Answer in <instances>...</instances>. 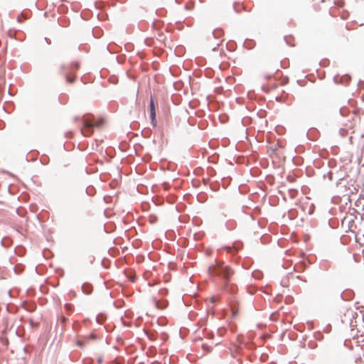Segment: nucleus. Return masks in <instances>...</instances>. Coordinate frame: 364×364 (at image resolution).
I'll list each match as a JSON object with an SVG mask.
<instances>
[{
    "label": "nucleus",
    "instance_id": "1",
    "mask_svg": "<svg viewBox=\"0 0 364 364\" xmlns=\"http://www.w3.org/2000/svg\"><path fill=\"white\" fill-rule=\"evenodd\" d=\"M82 126L80 127V132L85 136H90L94 132V128H100L104 124V119L102 118L95 119L90 114L84 115L82 119Z\"/></svg>",
    "mask_w": 364,
    "mask_h": 364
},
{
    "label": "nucleus",
    "instance_id": "2",
    "mask_svg": "<svg viewBox=\"0 0 364 364\" xmlns=\"http://www.w3.org/2000/svg\"><path fill=\"white\" fill-rule=\"evenodd\" d=\"M209 273L213 276H218L228 279L233 274V271L223 263H216L209 267Z\"/></svg>",
    "mask_w": 364,
    "mask_h": 364
},
{
    "label": "nucleus",
    "instance_id": "3",
    "mask_svg": "<svg viewBox=\"0 0 364 364\" xmlns=\"http://www.w3.org/2000/svg\"><path fill=\"white\" fill-rule=\"evenodd\" d=\"M79 68V65L75 63L68 66H61L60 72L65 77L66 81L68 83H74L76 80V71Z\"/></svg>",
    "mask_w": 364,
    "mask_h": 364
},
{
    "label": "nucleus",
    "instance_id": "4",
    "mask_svg": "<svg viewBox=\"0 0 364 364\" xmlns=\"http://www.w3.org/2000/svg\"><path fill=\"white\" fill-rule=\"evenodd\" d=\"M90 339L96 340L97 339L96 335L95 333H92L88 336H85L82 340L77 341V346L82 347L89 343Z\"/></svg>",
    "mask_w": 364,
    "mask_h": 364
},
{
    "label": "nucleus",
    "instance_id": "5",
    "mask_svg": "<svg viewBox=\"0 0 364 364\" xmlns=\"http://www.w3.org/2000/svg\"><path fill=\"white\" fill-rule=\"evenodd\" d=\"M150 115H151V122L154 125H155L156 108H155V104H154L153 97H151V100H150Z\"/></svg>",
    "mask_w": 364,
    "mask_h": 364
},
{
    "label": "nucleus",
    "instance_id": "6",
    "mask_svg": "<svg viewBox=\"0 0 364 364\" xmlns=\"http://www.w3.org/2000/svg\"><path fill=\"white\" fill-rule=\"evenodd\" d=\"M210 300H211V301H212L213 303H214V302H216V301H217L218 298H216V297H211V298H210Z\"/></svg>",
    "mask_w": 364,
    "mask_h": 364
}]
</instances>
